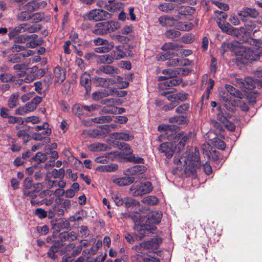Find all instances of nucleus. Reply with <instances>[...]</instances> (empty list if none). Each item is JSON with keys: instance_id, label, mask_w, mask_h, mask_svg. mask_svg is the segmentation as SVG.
<instances>
[{"instance_id": "obj_1", "label": "nucleus", "mask_w": 262, "mask_h": 262, "mask_svg": "<svg viewBox=\"0 0 262 262\" xmlns=\"http://www.w3.org/2000/svg\"><path fill=\"white\" fill-rule=\"evenodd\" d=\"M193 135L192 132L186 134L183 132L178 133L173 138V142L161 144L159 150L161 152L164 153L167 158H171L174 150H178V152L181 151L184 147L185 144L190 141Z\"/></svg>"}, {"instance_id": "obj_2", "label": "nucleus", "mask_w": 262, "mask_h": 262, "mask_svg": "<svg viewBox=\"0 0 262 262\" xmlns=\"http://www.w3.org/2000/svg\"><path fill=\"white\" fill-rule=\"evenodd\" d=\"M173 162L183 167L185 172L189 171L193 174L201 166L199 150L196 148L191 152L187 150L180 158L175 156Z\"/></svg>"}, {"instance_id": "obj_3", "label": "nucleus", "mask_w": 262, "mask_h": 262, "mask_svg": "<svg viewBox=\"0 0 262 262\" xmlns=\"http://www.w3.org/2000/svg\"><path fill=\"white\" fill-rule=\"evenodd\" d=\"M136 209V208L134 210V213H130L128 217L135 222V229L139 232V234H132L127 233L124 236L126 241L131 244L134 243L136 241L141 240L146 234H148L150 230H153L155 229L154 226H148L147 223L144 224L141 221L142 217L137 211H135Z\"/></svg>"}, {"instance_id": "obj_4", "label": "nucleus", "mask_w": 262, "mask_h": 262, "mask_svg": "<svg viewBox=\"0 0 262 262\" xmlns=\"http://www.w3.org/2000/svg\"><path fill=\"white\" fill-rule=\"evenodd\" d=\"M218 26L222 31L229 35L236 36L237 38H243L241 41L243 42L248 43L249 45L257 44L260 41L258 39H255L252 38H248L249 32L245 27H240L239 28L233 27L227 21H217Z\"/></svg>"}, {"instance_id": "obj_5", "label": "nucleus", "mask_w": 262, "mask_h": 262, "mask_svg": "<svg viewBox=\"0 0 262 262\" xmlns=\"http://www.w3.org/2000/svg\"><path fill=\"white\" fill-rule=\"evenodd\" d=\"M161 95L166 96L167 99L170 101L169 104L163 106V110L166 111L172 110L180 102L185 100L188 96V94L186 93L171 94L169 91L164 92Z\"/></svg>"}, {"instance_id": "obj_6", "label": "nucleus", "mask_w": 262, "mask_h": 262, "mask_svg": "<svg viewBox=\"0 0 262 262\" xmlns=\"http://www.w3.org/2000/svg\"><path fill=\"white\" fill-rule=\"evenodd\" d=\"M251 48L246 47L244 46H241L239 48V55L241 56L242 60H245L247 61L257 60L259 59V54L255 53Z\"/></svg>"}, {"instance_id": "obj_7", "label": "nucleus", "mask_w": 262, "mask_h": 262, "mask_svg": "<svg viewBox=\"0 0 262 262\" xmlns=\"http://www.w3.org/2000/svg\"><path fill=\"white\" fill-rule=\"evenodd\" d=\"M153 187L150 182L141 183L139 185H133L130 187V190L133 191V195L134 196L142 195L149 193L152 190Z\"/></svg>"}, {"instance_id": "obj_8", "label": "nucleus", "mask_w": 262, "mask_h": 262, "mask_svg": "<svg viewBox=\"0 0 262 262\" xmlns=\"http://www.w3.org/2000/svg\"><path fill=\"white\" fill-rule=\"evenodd\" d=\"M158 239H152L151 240L144 242L138 245L133 247V248L138 253L145 254L146 251H151L158 248Z\"/></svg>"}, {"instance_id": "obj_9", "label": "nucleus", "mask_w": 262, "mask_h": 262, "mask_svg": "<svg viewBox=\"0 0 262 262\" xmlns=\"http://www.w3.org/2000/svg\"><path fill=\"white\" fill-rule=\"evenodd\" d=\"M234 82L235 84L240 88H245L250 90L255 88L257 84V81H255L251 77H246L244 79L236 78Z\"/></svg>"}, {"instance_id": "obj_10", "label": "nucleus", "mask_w": 262, "mask_h": 262, "mask_svg": "<svg viewBox=\"0 0 262 262\" xmlns=\"http://www.w3.org/2000/svg\"><path fill=\"white\" fill-rule=\"evenodd\" d=\"M110 14L106 11L102 9H93L88 14V17L90 20L100 21L108 18Z\"/></svg>"}, {"instance_id": "obj_11", "label": "nucleus", "mask_w": 262, "mask_h": 262, "mask_svg": "<svg viewBox=\"0 0 262 262\" xmlns=\"http://www.w3.org/2000/svg\"><path fill=\"white\" fill-rule=\"evenodd\" d=\"M47 5V2L44 1L40 2L31 1L23 6V9L27 10L31 14L33 11L45 8Z\"/></svg>"}, {"instance_id": "obj_12", "label": "nucleus", "mask_w": 262, "mask_h": 262, "mask_svg": "<svg viewBox=\"0 0 262 262\" xmlns=\"http://www.w3.org/2000/svg\"><path fill=\"white\" fill-rule=\"evenodd\" d=\"M111 131L108 125H102L90 130V135L93 138H103Z\"/></svg>"}, {"instance_id": "obj_13", "label": "nucleus", "mask_w": 262, "mask_h": 262, "mask_svg": "<svg viewBox=\"0 0 262 262\" xmlns=\"http://www.w3.org/2000/svg\"><path fill=\"white\" fill-rule=\"evenodd\" d=\"M51 134V129L47 126L40 133H36L33 134V138L35 140L43 141L44 143H48L50 142V139L48 137Z\"/></svg>"}, {"instance_id": "obj_14", "label": "nucleus", "mask_w": 262, "mask_h": 262, "mask_svg": "<svg viewBox=\"0 0 262 262\" xmlns=\"http://www.w3.org/2000/svg\"><path fill=\"white\" fill-rule=\"evenodd\" d=\"M216 110L219 112L217 114V117L218 120L224 124V128L225 127L230 131H233L235 128L234 124L228 121L223 115V113L222 112L220 106H217Z\"/></svg>"}, {"instance_id": "obj_15", "label": "nucleus", "mask_w": 262, "mask_h": 262, "mask_svg": "<svg viewBox=\"0 0 262 262\" xmlns=\"http://www.w3.org/2000/svg\"><path fill=\"white\" fill-rule=\"evenodd\" d=\"M178 19L167 15L161 16L159 18V23L165 27H172L175 25Z\"/></svg>"}, {"instance_id": "obj_16", "label": "nucleus", "mask_w": 262, "mask_h": 262, "mask_svg": "<svg viewBox=\"0 0 262 262\" xmlns=\"http://www.w3.org/2000/svg\"><path fill=\"white\" fill-rule=\"evenodd\" d=\"M112 138L116 140L129 141L134 139V135L128 133L119 132L113 133L111 134Z\"/></svg>"}, {"instance_id": "obj_17", "label": "nucleus", "mask_w": 262, "mask_h": 262, "mask_svg": "<svg viewBox=\"0 0 262 262\" xmlns=\"http://www.w3.org/2000/svg\"><path fill=\"white\" fill-rule=\"evenodd\" d=\"M54 81L57 83H61L66 78V74L63 69L57 66L54 70Z\"/></svg>"}, {"instance_id": "obj_18", "label": "nucleus", "mask_w": 262, "mask_h": 262, "mask_svg": "<svg viewBox=\"0 0 262 262\" xmlns=\"http://www.w3.org/2000/svg\"><path fill=\"white\" fill-rule=\"evenodd\" d=\"M162 214L161 211H154L150 212L146 222L153 224H158L161 222Z\"/></svg>"}, {"instance_id": "obj_19", "label": "nucleus", "mask_w": 262, "mask_h": 262, "mask_svg": "<svg viewBox=\"0 0 262 262\" xmlns=\"http://www.w3.org/2000/svg\"><path fill=\"white\" fill-rule=\"evenodd\" d=\"M134 180V177L126 176L114 179L113 182L119 186H123L132 184Z\"/></svg>"}, {"instance_id": "obj_20", "label": "nucleus", "mask_w": 262, "mask_h": 262, "mask_svg": "<svg viewBox=\"0 0 262 262\" xmlns=\"http://www.w3.org/2000/svg\"><path fill=\"white\" fill-rule=\"evenodd\" d=\"M146 170V168L143 165H136L126 169L124 174L136 175L143 173Z\"/></svg>"}, {"instance_id": "obj_21", "label": "nucleus", "mask_w": 262, "mask_h": 262, "mask_svg": "<svg viewBox=\"0 0 262 262\" xmlns=\"http://www.w3.org/2000/svg\"><path fill=\"white\" fill-rule=\"evenodd\" d=\"M80 84L85 88L87 93L90 91L91 80L89 74L86 72L82 74L80 77Z\"/></svg>"}, {"instance_id": "obj_22", "label": "nucleus", "mask_w": 262, "mask_h": 262, "mask_svg": "<svg viewBox=\"0 0 262 262\" xmlns=\"http://www.w3.org/2000/svg\"><path fill=\"white\" fill-rule=\"evenodd\" d=\"M59 238L62 242L65 241L72 242L77 238V235L75 232H63L59 235Z\"/></svg>"}, {"instance_id": "obj_23", "label": "nucleus", "mask_w": 262, "mask_h": 262, "mask_svg": "<svg viewBox=\"0 0 262 262\" xmlns=\"http://www.w3.org/2000/svg\"><path fill=\"white\" fill-rule=\"evenodd\" d=\"M38 36L36 34L27 35L23 34L14 38V42L16 43H23L29 41L31 39H36Z\"/></svg>"}, {"instance_id": "obj_24", "label": "nucleus", "mask_w": 262, "mask_h": 262, "mask_svg": "<svg viewBox=\"0 0 262 262\" xmlns=\"http://www.w3.org/2000/svg\"><path fill=\"white\" fill-rule=\"evenodd\" d=\"M93 33L96 35H104L108 33L104 22L97 23L95 28L93 30Z\"/></svg>"}, {"instance_id": "obj_25", "label": "nucleus", "mask_w": 262, "mask_h": 262, "mask_svg": "<svg viewBox=\"0 0 262 262\" xmlns=\"http://www.w3.org/2000/svg\"><path fill=\"white\" fill-rule=\"evenodd\" d=\"M24 32L34 33L40 29V28L36 25H30L28 23H23L20 25Z\"/></svg>"}, {"instance_id": "obj_26", "label": "nucleus", "mask_w": 262, "mask_h": 262, "mask_svg": "<svg viewBox=\"0 0 262 262\" xmlns=\"http://www.w3.org/2000/svg\"><path fill=\"white\" fill-rule=\"evenodd\" d=\"M99 71L111 75H114L118 73V69L110 65L103 66L100 67Z\"/></svg>"}, {"instance_id": "obj_27", "label": "nucleus", "mask_w": 262, "mask_h": 262, "mask_svg": "<svg viewBox=\"0 0 262 262\" xmlns=\"http://www.w3.org/2000/svg\"><path fill=\"white\" fill-rule=\"evenodd\" d=\"M117 169L118 166L115 164L100 165L96 167V170L100 172H111L115 171Z\"/></svg>"}, {"instance_id": "obj_28", "label": "nucleus", "mask_w": 262, "mask_h": 262, "mask_svg": "<svg viewBox=\"0 0 262 262\" xmlns=\"http://www.w3.org/2000/svg\"><path fill=\"white\" fill-rule=\"evenodd\" d=\"M101 47H98L95 48L94 50L97 53H107L111 51L114 47V43L110 42L102 45Z\"/></svg>"}, {"instance_id": "obj_29", "label": "nucleus", "mask_w": 262, "mask_h": 262, "mask_svg": "<svg viewBox=\"0 0 262 262\" xmlns=\"http://www.w3.org/2000/svg\"><path fill=\"white\" fill-rule=\"evenodd\" d=\"M171 123H176L180 125H186L188 123V120L186 116H177L169 119Z\"/></svg>"}, {"instance_id": "obj_30", "label": "nucleus", "mask_w": 262, "mask_h": 262, "mask_svg": "<svg viewBox=\"0 0 262 262\" xmlns=\"http://www.w3.org/2000/svg\"><path fill=\"white\" fill-rule=\"evenodd\" d=\"M47 198L48 197L43 199L41 200H32L31 201V204L33 206H39L45 204L47 206H50L53 203L54 198L53 197H50L49 199H48Z\"/></svg>"}, {"instance_id": "obj_31", "label": "nucleus", "mask_w": 262, "mask_h": 262, "mask_svg": "<svg viewBox=\"0 0 262 262\" xmlns=\"http://www.w3.org/2000/svg\"><path fill=\"white\" fill-rule=\"evenodd\" d=\"M176 5L170 3H164L159 5L158 8L161 11L169 13L175 9Z\"/></svg>"}, {"instance_id": "obj_32", "label": "nucleus", "mask_w": 262, "mask_h": 262, "mask_svg": "<svg viewBox=\"0 0 262 262\" xmlns=\"http://www.w3.org/2000/svg\"><path fill=\"white\" fill-rule=\"evenodd\" d=\"M114 59L118 60L123 58L125 56V53L124 52L122 48L118 46L112 53Z\"/></svg>"}, {"instance_id": "obj_33", "label": "nucleus", "mask_w": 262, "mask_h": 262, "mask_svg": "<svg viewBox=\"0 0 262 262\" xmlns=\"http://www.w3.org/2000/svg\"><path fill=\"white\" fill-rule=\"evenodd\" d=\"M125 206L127 208L137 207L139 211H140L139 208V202L134 199L132 198H125Z\"/></svg>"}, {"instance_id": "obj_34", "label": "nucleus", "mask_w": 262, "mask_h": 262, "mask_svg": "<svg viewBox=\"0 0 262 262\" xmlns=\"http://www.w3.org/2000/svg\"><path fill=\"white\" fill-rule=\"evenodd\" d=\"M104 23L108 32H114L120 28V24L117 21L112 20Z\"/></svg>"}, {"instance_id": "obj_35", "label": "nucleus", "mask_w": 262, "mask_h": 262, "mask_svg": "<svg viewBox=\"0 0 262 262\" xmlns=\"http://www.w3.org/2000/svg\"><path fill=\"white\" fill-rule=\"evenodd\" d=\"M182 82V80L181 79H168V80L163 83V86L161 87L162 88H166V87H171L173 86H176L180 84Z\"/></svg>"}, {"instance_id": "obj_36", "label": "nucleus", "mask_w": 262, "mask_h": 262, "mask_svg": "<svg viewBox=\"0 0 262 262\" xmlns=\"http://www.w3.org/2000/svg\"><path fill=\"white\" fill-rule=\"evenodd\" d=\"M186 61L184 59H181L178 58H173L169 59L167 62V64L168 66L175 67V66H182L186 65Z\"/></svg>"}, {"instance_id": "obj_37", "label": "nucleus", "mask_w": 262, "mask_h": 262, "mask_svg": "<svg viewBox=\"0 0 262 262\" xmlns=\"http://www.w3.org/2000/svg\"><path fill=\"white\" fill-rule=\"evenodd\" d=\"M17 19L20 21H27L32 19L31 14L26 10L22 11L17 14Z\"/></svg>"}, {"instance_id": "obj_38", "label": "nucleus", "mask_w": 262, "mask_h": 262, "mask_svg": "<svg viewBox=\"0 0 262 262\" xmlns=\"http://www.w3.org/2000/svg\"><path fill=\"white\" fill-rule=\"evenodd\" d=\"M162 50L163 51H177L179 50V46L174 43L172 42H166L162 47Z\"/></svg>"}, {"instance_id": "obj_39", "label": "nucleus", "mask_w": 262, "mask_h": 262, "mask_svg": "<svg viewBox=\"0 0 262 262\" xmlns=\"http://www.w3.org/2000/svg\"><path fill=\"white\" fill-rule=\"evenodd\" d=\"M19 95L17 93L13 94L8 100V106L10 108H14L18 104Z\"/></svg>"}, {"instance_id": "obj_40", "label": "nucleus", "mask_w": 262, "mask_h": 262, "mask_svg": "<svg viewBox=\"0 0 262 262\" xmlns=\"http://www.w3.org/2000/svg\"><path fill=\"white\" fill-rule=\"evenodd\" d=\"M110 95H112L113 94L112 93L108 94L104 91H98L93 93L92 97L94 100L98 101L102 98L108 96Z\"/></svg>"}, {"instance_id": "obj_41", "label": "nucleus", "mask_w": 262, "mask_h": 262, "mask_svg": "<svg viewBox=\"0 0 262 262\" xmlns=\"http://www.w3.org/2000/svg\"><path fill=\"white\" fill-rule=\"evenodd\" d=\"M17 136L21 139L24 143L27 142L30 139V136L26 130H20L17 133Z\"/></svg>"}, {"instance_id": "obj_42", "label": "nucleus", "mask_w": 262, "mask_h": 262, "mask_svg": "<svg viewBox=\"0 0 262 262\" xmlns=\"http://www.w3.org/2000/svg\"><path fill=\"white\" fill-rule=\"evenodd\" d=\"M8 60L9 61L13 63H16L20 62L23 59L20 53L12 54L8 56Z\"/></svg>"}, {"instance_id": "obj_43", "label": "nucleus", "mask_w": 262, "mask_h": 262, "mask_svg": "<svg viewBox=\"0 0 262 262\" xmlns=\"http://www.w3.org/2000/svg\"><path fill=\"white\" fill-rule=\"evenodd\" d=\"M112 120V118L110 116H101L93 119V122L97 123L108 122Z\"/></svg>"}, {"instance_id": "obj_44", "label": "nucleus", "mask_w": 262, "mask_h": 262, "mask_svg": "<svg viewBox=\"0 0 262 262\" xmlns=\"http://www.w3.org/2000/svg\"><path fill=\"white\" fill-rule=\"evenodd\" d=\"M174 52L171 51H164L158 57L159 60H164L170 59L174 56Z\"/></svg>"}, {"instance_id": "obj_45", "label": "nucleus", "mask_w": 262, "mask_h": 262, "mask_svg": "<svg viewBox=\"0 0 262 262\" xmlns=\"http://www.w3.org/2000/svg\"><path fill=\"white\" fill-rule=\"evenodd\" d=\"M162 73L164 75H166L168 79H170L172 77L176 76L178 74H179V72L178 71V69H165L163 70Z\"/></svg>"}, {"instance_id": "obj_46", "label": "nucleus", "mask_w": 262, "mask_h": 262, "mask_svg": "<svg viewBox=\"0 0 262 262\" xmlns=\"http://www.w3.org/2000/svg\"><path fill=\"white\" fill-rule=\"evenodd\" d=\"M53 193V191L49 189H47L40 192L39 194L37 193V197L39 200H41L43 199L46 198L47 197H50Z\"/></svg>"}, {"instance_id": "obj_47", "label": "nucleus", "mask_w": 262, "mask_h": 262, "mask_svg": "<svg viewBox=\"0 0 262 262\" xmlns=\"http://www.w3.org/2000/svg\"><path fill=\"white\" fill-rule=\"evenodd\" d=\"M211 125L215 128V132H218L219 133H221L224 129V124L221 121L219 122L215 120H212Z\"/></svg>"}, {"instance_id": "obj_48", "label": "nucleus", "mask_w": 262, "mask_h": 262, "mask_svg": "<svg viewBox=\"0 0 262 262\" xmlns=\"http://www.w3.org/2000/svg\"><path fill=\"white\" fill-rule=\"evenodd\" d=\"M37 193H38L34 190L33 191L27 190H24V194L26 196H29L31 199V202L32 200H39L38 199H37Z\"/></svg>"}, {"instance_id": "obj_49", "label": "nucleus", "mask_w": 262, "mask_h": 262, "mask_svg": "<svg viewBox=\"0 0 262 262\" xmlns=\"http://www.w3.org/2000/svg\"><path fill=\"white\" fill-rule=\"evenodd\" d=\"M92 147L94 150L97 151L106 150L108 149V146L104 144L100 143H96L92 145Z\"/></svg>"}, {"instance_id": "obj_50", "label": "nucleus", "mask_w": 262, "mask_h": 262, "mask_svg": "<svg viewBox=\"0 0 262 262\" xmlns=\"http://www.w3.org/2000/svg\"><path fill=\"white\" fill-rule=\"evenodd\" d=\"M213 145L217 148L221 150H224L226 148L225 143L222 140L218 138L214 139V140L213 141Z\"/></svg>"}, {"instance_id": "obj_51", "label": "nucleus", "mask_w": 262, "mask_h": 262, "mask_svg": "<svg viewBox=\"0 0 262 262\" xmlns=\"http://www.w3.org/2000/svg\"><path fill=\"white\" fill-rule=\"evenodd\" d=\"M83 105L78 104L75 105L73 107V113L78 117H80L83 114V112L85 111L83 108Z\"/></svg>"}, {"instance_id": "obj_52", "label": "nucleus", "mask_w": 262, "mask_h": 262, "mask_svg": "<svg viewBox=\"0 0 262 262\" xmlns=\"http://www.w3.org/2000/svg\"><path fill=\"white\" fill-rule=\"evenodd\" d=\"M166 35L170 38H174L180 35V32L176 29H170L166 32Z\"/></svg>"}, {"instance_id": "obj_53", "label": "nucleus", "mask_w": 262, "mask_h": 262, "mask_svg": "<svg viewBox=\"0 0 262 262\" xmlns=\"http://www.w3.org/2000/svg\"><path fill=\"white\" fill-rule=\"evenodd\" d=\"M94 82L96 84L103 87H105L107 85V79L102 77H95L94 79Z\"/></svg>"}, {"instance_id": "obj_54", "label": "nucleus", "mask_w": 262, "mask_h": 262, "mask_svg": "<svg viewBox=\"0 0 262 262\" xmlns=\"http://www.w3.org/2000/svg\"><path fill=\"white\" fill-rule=\"evenodd\" d=\"M47 159L46 154H43L40 152H37L34 157V160L38 163L43 162Z\"/></svg>"}, {"instance_id": "obj_55", "label": "nucleus", "mask_w": 262, "mask_h": 262, "mask_svg": "<svg viewBox=\"0 0 262 262\" xmlns=\"http://www.w3.org/2000/svg\"><path fill=\"white\" fill-rule=\"evenodd\" d=\"M100 60L102 63H111L113 62V60L114 59L113 58L112 54H111V55L104 54L102 55L100 58Z\"/></svg>"}, {"instance_id": "obj_56", "label": "nucleus", "mask_w": 262, "mask_h": 262, "mask_svg": "<svg viewBox=\"0 0 262 262\" xmlns=\"http://www.w3.org/2000/svg\"><path fill=\"white\" fill-rule=\"evenodd\" d=\"M100 105L97 104H93L91 105H83V108L85 112L92 113L95 111L98 110L100 108Z\"/></svg>"}, {"instance_id": "obj_57", "label": "nucleus", "mask_w": 262, "mask_h": 262, "mask_svg": "<svg viewBox=\"0 0 262 262\" xmlns=\"http://www.w3.org/2000/svg\"><path fill=\"white\" fill-rule=\"evenodd\" d=\"M25 122L26 123H31L33 124H37L40 122V119L37 116H30L25 118Z\"/></svg>"}, {"instance_id": "obj_58", "label": "nucleus", "mask_w": 262, "mask_h": 262, "mask_svg": "<svg viewBox=\"0 0 262 262\" xmlns=\"http://www.w3.org/2000/svg\"><path fill=\"white\" fill-rule=\"evenodd\" d=\"M189 108V104L188 103H184L181 105L178 106L176 112L178 114L185 113Z\"/></svg>"}, {"instance_id": "obj_59", "label": "nucleus", "mask_w": 262, "mask_h": 262, "mask_svg": "<svg viewBox=\"0 0 262 262\" xmlns=\"http://www.w3.org/2000/svg\"><path fill=\"white\" fill-rule=\"evenodd\" d=\"M144 202L147 203L150 205H155L158 202V199L155 196H148L143 200Z\"/></svg>"}, {"instance_id": "obj_60", "label": "nucleus", "mask_w": 262, "mask_h": 262, "mask_svg": "<svg viewBox=\"0 0 262 262\" xmlns=\"http://www.w3.org/2000/svg\"><path fill=\"white\" fill-rule=\"evenodd\" d=\"M27 49L26 45L25 46L19 45L15 43L11 48L10 50L12 52H18L24 51Z\"/></svg>"}, {"instance_id": "obj_61", "label": "nucleus", "mask_w": 262, "mask_h": 262, "mask_svg": "<svg viewBox=\"0 0 262 262\" xmlns=\"http://www.w3.org/2000/svg\"><path fill=\"white\" fill-rule=\"evenodd\" d=\"M103 111L105 113H110V114H117V111L118 110V107L115 106L114 105L107 106L103 108Z\"/></svg>"}, {"instance_id": "obj_62", "label": "nucleus", "mask_w": 262, "mask_h": 262, "mask_svg": "<svg viewBox=\"0 0 262 262\" xmlns=\"http://www.w3.org/2000/svg\"><path fill=\"white\" fill-rule=\"evenodd\" d=\"M36 39H31L26 44L27 48H34L37 46L41 45V42L39 40H36Z\"/></svg>"}, {"instance_id": "obj_63", "label": "nucleus", "mask_w": 262, "mask_h": 262, "mask_svg": "<svg viewBox=\"0 0 262 262\" xmlns=\"http://www.w3.org/2000/svg\"><path fill=\"white\" fill-rule=\"evenodd\" d=\"M225 89L227 90L228 94L229 93L231 95L234 96H237L238 92L235 90L232 86L226 84L225 85Z\"/></svg>"}, {"instance_id": "obj_64", "label": "nucleus", "mask_w": 262, "mask_h": 262, "mask_svg": "<svg viewBox=\"0 0 262 262\" xmlns=\"http://www.w3.org/2000/svg\"><path fill=\"white\" fill-rule=\"evenodd\" d=\"M248 17L256 18L258 15V12L254 9L245 8Z\"/></svg>"}]
</instances>
